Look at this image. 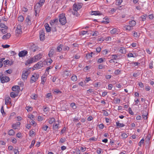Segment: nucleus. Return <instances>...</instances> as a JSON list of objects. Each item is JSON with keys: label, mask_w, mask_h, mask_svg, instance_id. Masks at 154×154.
Listing matches in <instances>:
<instances>
[{"label": "nucleus", "mask_w": 154, "mask_h": 154, "mask_svg": "<svg viewBox=\"0 0 154 154\" xmlns=\"http://www.w3.org/2000/svg\"><path fill=\"white\" fill-rule=\"evenodd\" d=\"M82 4L81 3H75L73 6V10L74 11H73L72 9H70L68 11V12L72 13L73 15H76V16L78 17L79 14L78 11L82 8Z\"/></svg>", "instance_id": "nucleus-1"}, {"label": "nucleus", "mask_w": 154, "mask_h": 154, "mask_svg": "<svg viewBox=\"0 0 154 154\" xmlns=\"http://www.w3.org/2000/svg\"><path fill=\"white\" fill-rule=\"evenodd\" d=\"M59 21L61 24L62 25H64L66 23V17L65 16L64 14L62 13L59 15Z\"/></svg>", "instance_id": "nucleus-2"}, {"label": "nucleus", "mask_w": 154, "mask_h": 154, "mask_svg": "<svg viewBox=\"0 0 154 154\" xmlns=\"http://www.w3.org/2000/svg\"><path fill=\"white\" fill-rule=\"evenodd\" d=\"M0 79L1 82L2 83H4L9 82L10 81V78L5 75L4 76L2 73H0Z\"/></svg>", "instance_id": "nucleus-3"}, {"label": "nucleus", "mask_w": 154, "mask_h": 154, "mask_svg": "<svg viewBox=\"0 0 154 154\" xmlns=\"http://www.w3.org/2000/svg\"><path fill=\"white\" fill-rule=\"evenodd\" d=\"M30 73V70L26 69L22 71V77L23 80H25L27 79L28 75Z\"/></svg>", "instance_id": "nucleus-4"}, {"label": "nucleus", "mask_w": 154, "mask_h": 154, "mask_svg": "<svg viewBox=\"0 0 154 154\" xmlns=\"http://www.w3.org/2000/svg\"><path fill=\"white\" fill-rule=\"evenodd\" d=\"M39 77V75L36 73H34L31 77L30 82L32 83L33 82H36Z\"/></svg>", "instance_id": "nucleus-5"}, {"label": "nucleus", "mask_w": 154, "mask_h": 154, "mask_svg": "<svg viewBox=\"0 0 154 154\" xmlns=\"http://www.w3.org/2000/svg\"><path fill=\"white\" fill-rule=\"evenodd\" d=\"M41 6L39 4H36L34 7V9L35 12V16H37V14L39 13L40 10V7Z\"/></svg>", "instance_id": "nucleus-6"}, {"label": "nucleus", "mask_w": 154, "mask_h": 154, "mask_svg": "<svg viewBox=\"0 0 154 154\" xmlns=\"http://www.w3.org/2000/svg\"><path fill=\"white\" fill-rule=\"evenodd\" d=\"M45 32L43 30H41L39 32L40 38L41 41H43L45 38Z\"/></svg>", "instance_id": "nucleus-7"}, {"label": "nucleus", "mask_w": 154, "mask_h": 154, "mask_svg": "<svg viewBox=\"0 0 154 154\" xmlns=\"http://www.w3.org/2000/svg\"><path fill=\"white\" fill-rule=\"evenodd\" d=\"M30 49L31 51L34 52L38 50V48L36 46L35 44L32 43L30 45Z\"/></svg>", "instance_id": "nucleus-8"}, {"label": "nucleus", "mask_w": 154, "mask_h": 154, "mask_svg": "<svg viewBox=\"0 0 154 154\" xmlns=\"http://www.w3.org/2000/svg\"><path fill=\"white\" fill-rule=\"evenodd\" d=\"M16 32L18 34H20L22 33V28L20 25H17L16 30Z\"/></svg>", "instance_id": "nucleus-9"}, {"label": "nucleus", "mask_w": 154, "mask_h": 154, "mask_svg": "<svg viewBox=\"0 0 154 154\" xmlns=\"http://www.w3.org/2000/svg\"><path fill=\"white\" fill-rule=\"evenodd\" d=\"M27 53L28 52L26 51L23 50L20 52L18 55L20 57H23L26 56L27 54Z\"/></svg>", "instance_id": "nucleus-10"}, {"label": "nucleus", "mask_w": 154, "mask_h": 154, "mask_svg": "<svg viewBox=\"0 0 154 154\" xmlns=\"http://www.w3.org/2000/svg\"><path fill=\"white\" fill-rule=\"evenodd\" d=\"M43 66V62L42 61H40L34 66L37 69H40Z\"/></svg>", "instance_id": "nucleus-11"}, {"label": "nucleus", "mask_w": 154, "mask_h": 154, "mask_svg": "<svg viewBox=\"0 0 154 154\" xmlns=\"http://www.w3.org/2000/svg\"><path fill=\"white\" fill-rule=\"evenodd\" d=\"M55 54V51L54 49L53 48H51L50 51L48 55L50 57H51L53 55H54Z\"/></svg>", "instance_id": "nucleus-12"}, {"label": "nucleus", "mask_w": 154, "mask_h": 154, "mask_svg": "<svg viewBox=\"0 0 154 154\" xmlns=\"http://www.w3.org/2000/svg\"><path fill=\"white\" fill-rule=\"evenodd\" d=\"M5 104L8 105L11 103V99L9 97H5Z\"/></svg>", "instance_id": "nucleus-13"}, {"label": "nucleus", "mask_w": 154, "mask_h": 154, "mask_svg": "<svg viewBox=\"0 0 154 154\" xmlns=\"http://www.w3.org/2000/svg\"><path fill=\"white\" fill-rule=\"evenodd\" d=\"M58 19H54L51 20V21H50V23L51 26L53 25L55 26V25H57V24L58 23Z\"/></svg>", "instance_id": "nucleus-14"}, {"label": "nucleus", "mask_w": 154, "mask_h": 154, "mask_svg": "<svg viewBox=\"0 0 154 154\" xmlns=\"http://www.w3.org/2000/svg\"><path fill=\"white\" fill-rule=\"evenodd\" d=\"M35 62V60H34L33 58L28 60L26 62V64L28 65L32 63L33 62Z\"/></svg>", "instance_id": "nucleus-15"}, {"label": "nucleus", "mask_w": 154, "mask_h": 154, "mask_svg": "<svg viewBox=\"0 0 154 154\" xmlns=\"http://www.w3.org/2000/svg\"><path fill=\"white\" fill-rule=\"evenodd\" d=\"M42 55L40 54H38L33 58L34 60H35V62H36L40 59L42 57Z\"/></svg>", "instance_id": "nucleus-16"}, {"label": "nucleus", "mask_w": 154, "mask_h": 154, "mask_svg": "<svg viewBox=\"0 0 154 154\" xmlns=\"http://www.w3.org/2000/svg\"><path fill=\"white\" fill-rule=\"evenodd\" d=\"M11 36V34L9 33H8L6 35H4L2 38L3 39H8L10 38Z\"/></svg>", "instance_id": "nucleus-17"}, {"label": "nucleus", "mask_w": 154, "mask_h": 154, "mask_svg": "<svg viewBox=\"0 0 154 154\" xmlns=\"http://www.w3.org/2000/svg\"><path fill=\"white\" fill-rule=\"evenodd\" d=\"M119 32V30L116 28H114L110 31L111 34H118Z\"/></svg>", "instance_id": "nucleus-18"}, {"label": "nucleus", "mask_w": 154, "mask_h": 154, "mask_svg": "<svg viewBox=\"0 0 154 154\" xmlns=\"http://www.w3.org/2000/svg\"><path fill=\"white\" fill-rule=\"evenodd\" d=\"M30 17L29 15L27 16L26 19V21L28 25H30L31 23L30 20Z\"/></svg>", "instance_id": "nucleus-19"}, {"label": "nucleus", "mask_w": 154, "mask_h": 154, "mask_svg": "<svg viewBox=\"0 0 154 154\" xmlns=\"http://www.w3.org/2000/svg\"><path fill=\"white\" fill-rule=\"evenodd\" d=\"M91 14V15H100L102 14L100 13L99 11H92Z\"/></svg>", "instance_id": "nucleus-20"}, {"label": "nucleus", "mask_w": 154, "mask_h": 154, "mask_svg": "<svg viewBox=\"0 0 154 154\" xmlns=\"http://www.w3.org/2000/svg\"><path fill=\"white\" fill-rule=\"evenodd\" d=\"M20 124V123L19 122H17L16 123L13 124L12 127L15 129H16V127L19 126Z\"/></svg>", "instance_id": "nucleus-21"}, {"label": "nucleus", "mask_w": 154, "mask_h": 154, "mask_svg": "<svg viewBox=\"0 0 154 154\" xmlns=\"http://www.w3.org/2000/svg\"><path fill=\"white\" fill-rule=\"evenodd\" d=\"M45 28L46 29V31L48 32H49L51 31V27H49V25L48 24H45Z\"/></svg>", "instance_id": "nucleus-22"}, {"label": "nucleus", "mask_w": 154, "mask_h": 154, "mask_svg": "<svg viewBox=\"0 0 154 154\" xmlns=\"http://www.w3.org/2000/svg\"><path fill=\"white\" fill-rule=\"evenodd\" d=\"M119 52L122 54H125L126 53V50L124 47H121L119 50Z\"/></svg>", "instance_id": "nucleus-23"}, {"label": "nucleus", "mask_w": 154, "mask_h": 154, "mask_svg": "<svg viewBox=\"0 0 154 154\" xmlns=\"http://www.w3.org/2000/svg\"><path fill=\"white\" fill-rule=\"evenodd\" d=\"M116 125L119 128L125 126V125L123 123H120L119 121L116 122Z\"/></svg>", "instance_id": "nucleus-24"}, {"label": "nucleus", "mask_w": 154, "mask_h": 154, "mask_svg": "<svg viewBox=\"0 0 154 154\" xmlns=\"http://www.w3.org/2000/svg\"><path fill=\"white\" fill-rule=\"evenodd\" d=\"M8 134L11 136H13L15 134V132L13 129H11L8 132Z\"/></svg>", "instance_id": "nucleus-25"}, {"label": "nucleus", "mask_w": 154, "mask_h": 154, "mask_svg": "<svg viewBox=\"0 0 154 154\" xmlns=\"http://www.w3.org/2000/svg\"><path fill=\"white\" fill-rule=\"evenodd\" d=\"M55 121V119L53 118L49 119L48 120V122L50 124H52L53 122H54Z\"/></svg>", "instance_id": "nucleus-26"}, {"label": "nucleus", "mask_w": 154, "mask_h": 154, "mask_svg": "<svg viewBox=\"0 0 154 154\" xmlns=\"http://www.w3.org/2000/svg\"><path fill=\"white\" fill-rule=\"evenodd\" d=\"M129 24L130 26L133 27L136 25V22L135 21L132 20L129 22Z\"/></svg>", "instance_id": "nucleus-27"}, {"label": "nucleus", "mask_w": 154, "mask_h": 154, "mask_svg": "<svg viewBox=\"0 0 154 154\" xmlns=\"http://www.w3.org/2000/svg\"><path fill=\"white\" fill-rule=\"evenodd\" d=\"M45 2V0H40L39 2L37 4H39V5L42 6Z\"/></svg>", "instance_id": "nucleus-28"}, {"label": "nucleus", "mask_w": 154, "mask_h": 154, "mask_svg": "<svg viewBox=\"0 0 154 154\" xmlns=\"http://www.w3.org/2000/svg\"><path fill=\"white\" fill-rule=\"evenodd\" d=\"M41 83L43 85H44L46 80V78L45 77L42 76L41 78Z\"/></svg>", "instance_id": "nucleus-29"}, {"label": "nucleus", "mask_w": 154, "mask_h": 154, "mask_svg": "<svg viewBox=\"0 0 154 154\" xmlns=\"http://www.w3.org/2000/svg\"><path fill=\"white\" fill-rule=\"evenodd\" d=\"M24 20L23 16L22 15L20 16L18 18V20L19 21L22 22Z\"/></svg>", "instance_id": "nucleus-30"}, {"label": "nucleus", "mask_w": 154, "mask_h": 154, "mask_svg": "<svg viewBox=\"0 0 154 154\" xmlns=\"http://www.w3.org/2000/svg\"><path fill=\"white\" fill-rule=\"evenodd\" d=\"M58 124H54V125H53V129L55 131H57L58 127Z\"/></svg>", "instance_id": "nucleus-31"}, {"label": "nucleus", "mask_w": 154, "mask_h": 154, "mask_svg": "<svg viewBox=\"0 0 154 154\" xmlns=\"http://www.w3.org/2000/svg\"><path fill=\"white\" fill-rule=\"evenodd\" d=\"M19 88L18 86H14L12 87V90L13 91H16Z\"/></svg>", "instance_id": "nucleus-32"}, {"label": "nucleus", "mask_w": 154, "mask_h": 154, "mask_svg": "<svg viewBox=\"0 0 154 154\" xmlns=\"http://www.w3.org/2000/svg\"><path fill=\"white\" fill-rule=\"evenodd\" d=\"M71 79L73 81H76L77 80V77L75 75H73L71 77Z\"/></svg>", "instance_id": "nucleus-33"}, {"label": "nucleus", "mask_w": 154, "mask_h": 154, "mask_svg": "<svg viewBox=\"0 0 154 154\" xmlns=\"http://www.w3.org/2000/svg\"><path fill=\"white\" fill-rule=\"evenodd\" d=\"M63 73L66 76H70L71 74V73L69 71L66 70L64 71Z\"/></svg>", "instance_id": "nucleus-34"}, {"label": "nucleus", "mask_w": 154, "mask_h": 154, "mask_svg": "<svg viewBox=\"0 0 154 154\" xmlns=\"http://www.w3.org/2000/svg\"><path fill=\"white\" fill-rule=\"evenodd\" d=\"M10 96L12 98H14L17 96V94L14 92H12L10 93Z\"/></svg>", "instance_id": "nucleus-35"}, {"label": "nucleus", "mask_w": 154, "mask_h": 154, "mask_svg": "<svg viewBox=\"0 0 154 154\" xmlns=\"http://www.w3.org/2000/svg\"><path fill=\"white\" fill-rule=\"evenodd\" d=\"M62 47L63 45H60L59 46H58L57 48V51L60 52L62 50Z\"/></svg>", "instance_id": "nucleus-36"}, {"label": "nucleus", "mask_w": 154, "mask_h": 154, "mask_svg": "<svg viewBox=\"0 0 154 154\" xmlns=\"http://www.w3.org/2000/svg\"><path fill=\"white\" fill-rule=\"evenodd\" d=\"M93 54L92 52H91L90 53L88 54H86V57L87 58H90L92 57V54Z\"/></svg>", "instance_id": "nucleus-37"}, {"label": "nucleus", "mask_w": 154, "mask_h": 154, "mask_svg": "<svg viewBox=\"0 0 154 154\" xmlns=\"http://www.w3.org/2000/svg\"><path fill=\"white\" fill-rule=\"evenodd\" d=\"M121 136L123 138H126L128 137V135L125 133H123L121 135Z\"/></svg>", "instance_id": "nucleus-38"}, {"label": "nucleus", "mask_w": 154, "mask_h": 154, "mask_svg": "<svg viewBox=\"0 0 154 154\" xmlns=\"http://www.w3.org/2000/svg\"><path fill=\"white\" fill-rule=\"evenodd\" d=\"M125 28L127 30H130L132 28V27L130 25L127 26H125Z\"/></svg>", "instance_id": "nucleus-39"}, {"label": "nucleus", "mask_w": 154, "mask_h": 154, "mask_svg": "<svg viewBox=\"0 0 154 154\" xmlns=\"http://www.w3.org/2000/svg\"><path fill=\"white\" fill-rule=\"evenodd\" d=\"M122 2V0H117L116 2V4L118 5H119L121 4Z\"/></svg>", "instance_id": "nucleus-40"}, {"label": "nucleus", "mask_w": 154, "mask_h": 154, "mask_svg": "<svg viewBox=\"0 0 154 154\" xmlns=\"http://www.w3.org/2000/svg\"><path fill=\"white\" fill-rule=\"evenodd\" d=\"M26 109L28 111H31L32 110V108L29 106H26Z\"/></svg>", "instance_id": "nucleus-41"}, {"label": "nucleus", "mask_w": 154, "mask_h": 154, "mask_svg": "<svg viewBox=\"0 0 154 154\" xmlns=\"http://www.w3.org/2000/svg\"><path fill=\"white\" fill-rule=\"evenodd\" d=\"M6 27L7 28L8 27L5 24L2 23H0V27L2 28H5Z\"/></svg>", "instance_id": "nucleus-42"}, {"label": "nucleus", "mask_w": 154, "mask_h": 154, "mask_svg": "<svg viewBox=\"0 0 154 154\" xmlns=\"http://www.w3.org/2000/svg\"><path fill=\"white\" fill-rule=\"evenodd\" d=\"M1 112L2 115L5 114V112L4 110V106H2L1 109Z\"/></svg>", "instance_id": "nucleus-43"}, {"label": "nucleus", "mask_w": 154, "mask_h": 154, "mask_svg": "<svg viewBox=\"0 0 154 154\" xmlns=\"http://www.w3.org/2000/svg\"><path fill=\"white\" fill-rule=\"evenodd\" d=\"M112 59L114 60H116L118 57V55L116 54L112 55Z\"/></svg>", "instance_id": "nucleus-44"}, {"label": "nucleus", "mask_w": 154, "mask_h": 154, "mask_svg": "<svg viewBox=\"0 0 154 154\" xmlns=\"http://www.w3.org/2000/svg\"><path fill=\"white\" fill-rule=\"evenodd\" d=\"M144 139L143 138L138 143V145L140 146H141L142 144H143L144 143Z\"/></svg>", "instance_id": "nucleus-45"}, {"label": "nucleus", "mask_w": 154, "mask_h": 154, "mask_svg": "<svg viewBox=\"0 0 154 154\" xmlns=\"http://www.w3.org/2000/svg\"><path fill=\"white\" fill-rule=\"evenodd\" d=\"M70 106L73 109H75L76 108V106H75V104L74 103H72L71 104Z\"/></svg>", "instance_id": "nucleus-46"}, {"label": "nucleus", "mask_w": 154, "mask_h": 154, "mask_svg": "<svg viewBox=\"0 0 154 154\" xmlns=\"http://www.w3.org/2000/svg\"><path fill=\"white\" fill-rule=\"evenodd\" d=\"M35 133L32 130H31L29 132V135L30 136H32Z\"/></svg>", "instance_id": "nucleus-47"}, {"label": "nucleus", "mask_w": 154, "mask_h": 154, "mask_svg": "<svg viewBox=\"0 0 154 154\" xmlns=\"http://www.w3.org/2000/svg\"><path fill=\"white\" fill-rule=\"evenodd\" d=\"M142 112V115H147L148 112L146 110H143Z\"/></svg>", "instance_id": "nucleus-48"}, {"label": "nucleus", "mask_w": 154, "mask_h": 154, "mask_svg": "<svg viewBox=\"0 0 154 154\" xmlns=\"http://www.w3.org/2000/svg\"><path fill=\"white\" fill-rule=\"evenodd\" d=\"M48 128V126L47 125H44L42 127V129L44 131H46Z\"/></svg>", "instance_id": "nucleus-49"}, {"label": "nucleus", "mask_w": 154, "mask_h": 154, "mask_svg": "<svg viewBox=\"0 0 154 154\" xmlns=\"http://www.w3.org/2000/svg\"><path fill=\"white\" fill-rule=\"evenodd\" d=\"M128 111H129V112L130 114H131V115L134 114V112L132 111L131 110V108H130V107L129 108Z\"/></svg>", "instance_id": "nucleus-50"}, {"label": "nucleus", "mask_w": 154, "mask_h": 154, "mask_svg": "<svg viewBox=\"0 0 154 154\" xmlns=\"http://www.w3.org/2000/svg\"><path fill=\"white\" fill-rule=\"evenodd\" d=\"M35 140H33L32 141L31 143V144L30 146V148H31L35 144Z\"/></svg>", "instance_id": "nucleus-51"}, {"label": "nucleus", "mask_w": 154, "mask_h": 154, "mask_svg": "<svg viewBox=\"0 0 154 154\" xmlns=\"http://www.w3.org/2000/svg\"><path fill=\"white\" fill-rule=\"evenodd\" d=\"M103 60L102 58H100L98 59L97 62L99 63H100L103 62Z\"/></svg>", "instance_id": "nucleus-52"}, {"label": "nucleus", "mask_w": 154, "mask_h": 154, "mask_svg": "<svg viewBox=\"0 0 154 154\" xmlns=\"http://www.w3.org/2000/svg\"><path fill=\"white\" fill-rule=\"evenodd\" d=\"M146 17H147V15H146V16L142 15L141 17V18H142V20L143 21H145L146 20Z\"/></svg>", "instance_id": "nucleus-53"}, {"label": "nucleus", "mask_w": 154, "mask_h": 154, "mask_svg": "<svg viewBox=\"0 0 154 154\" xmlns=\"http://www.w3.org/2000/svg\"><path fill=\"white\" fill-rule=\"evenodd\" d=\"M10 46L8 45H2V47L4 48H7L9 47Z\"/></svg>", "instance_id": "nucleus-54"}, {"label": "nucleus", "mask_w": 154, "mask_h": 154, "mask_svg": "<svg viewBox=\"0 0 154 154\" xmlns=\"http://www.w3.org/2000/svg\"><path fill=\"white\" fill-rule=\"evenodd\" d=\"M9 60H7L3 61V63L4 65H8L9 63Z\"/></svg>", "instance_id": "nucleus-55"}, {"label": "nucleus", "mask_w": 154, "mask_h": 154, "mask_svg": "<svg viewBox=\"0 0 154 154\" xmlns=\"http://www.w3.org/2000/svg\"><path fill=\"white\" fill-rule=\"evenodd\" d=\"M65 138H61L60 140L61 143H63L65 141Z\"/></svg>", "instance_id": "nucleus-56"}, {"label": "nucleus", "mask_w": 154, "mask_h": 154, "mask_svg": "<svg viewBox=\"0 0 154 154\" xmlns=\"http://www.w3.org/2000/svg\"><path fill=\"white\" fill-rule=\"evenodd\" d=\"M101 50V48L100 47H98L96 49V51L98 53L100 52V51Z\"/></svg>", "instance_id": "nucleus-57"}, {"label": "nucleus", "mask_w": 154, "mask_h": 154, "mask_svg": "<svg viewBox=\"0 0 154 154\" xmlns=\"http://www.w3.org/2000/svg\"><path fill=\"white\" fill-rule=\"evenodd\" d=\"M0 31H1L2 32L3 34L6 33V32L5 30L4 29H0Z\"/></svg>", "instance_id": "nucleus-58"}, {"label": "nucleus", "mask_w": 154, "mask_h": 154, "mask_svg": "<svg viewBox=\"0 0 154 154\" xmlns=\"http://www.w3.org/2000/svg\"><path fill=\"white\" fill-rule=\"evenodd\" d=\"M139 85L141 88H143L144 87L143 85V83L141 82L139 83Z\"/></svg>", "instance_id": "nucleus-59"}, {"label": "nucleus", "mask_w": 154, "mask_h": 154, "mask_svg": "<svg viewBox=\"0 0 154 154\" xmlns=\"http://www.w3.org/2000/svg\"><path fill=\"white\" fill-rule=\"evenodd\" d=\"M69 47L67 46H64L63 47V50L64 51L69 50Z\"/></svg>", "instance_id": "nucleus-60"}, {"label": "nucleus", "mask_w": 154, "mask_h": 154, "mask_svg": "<svg viewBox=\"0 0 154 154\" xmlns=\"http://www.w3.org/2000/svg\"><path fill=\"white\" fill-rule=\"evenodd\" d=\"M102 149L100 148H98L97 150V152L98 154H100L101 153Z\"/></svg>", "instance_id": "nucleus-61"}, {"label": "nucleus", "mask_w": 154, "mask_h": 154, "mask_svg": "<svg viewBox=\"0 0 154 154\" xmlns=\"http://www.w3.org/2000/svg\"><path fill=\"white\" fill-rule=\"evenodd\" d=\"M99 127L100 129H102L104 127V125L103 124H100L99 125Z\"/></svg>", "instance_id": "nucleus-62"}, {"label": "nucleus", "mask_w": 154, "mask_h": 154, "mask_svg": "<svg viewBox=\"0 0 154 154\" xmlns=\"http://www.w3.org/2000/svg\"><path fill=\"white\" fill-rule=\"evenodd\" d=\"M120 72V71L119 69L116 70L115 72V74L116 75H118L119 74Z\"/></svg>", "instance_id": "nucleus-63"}, {"label": "nucleus", "mask_w": 154, "mask_h": 154, "mask_svg": "<svg viewBox=\"0 0 154 154\" xmlns=\"http://www.w3.org/2000/svg\"><path fill=\"white\" fill-rule=\"evenodd\" d=\"M47 63H49L50 64H51V63H52V60L51 58L48 59L47 60Z\"/></svg>", "instance_id": "nucleus-64"}]
</instances>
